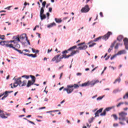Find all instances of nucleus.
<instances>
[{
  "label": "nucleus",
  "mask_w": 128,
  "mask_h": 128,
  "mask_svg": "<svg viewBox=\"0 0 128 128\" xmlns=\"http://www.w3.org/2000/svg\"><path fill=\"white\" fill-rule=\"evenodd\" d=\"M55 21L56 22H57L58 24H60V22H62V20L60 19H58L56 18H55Z\"/></svg>",
  "instance_id": "cd10ccee"
},
{
  "label": "nucleus",
  "mask_w": 128,
  "mask_h": 128,
  "mask_svg": "<svg viewBox=\"0 0 128 128\" xmlns=\"http://www.w3.org/2000/svg\"><path fill=\"white\" fill-rule=\"evenodd\" d=\"M19 38H20V42L22 44V46L26 48V42H24L26 40L29 46H30V40L28 39V37L26 36V34H22L20 36H19Z\"/></svg>",
  "instance_id": "f257e3e1"
},
{
  "label": "nucleus",
  "mask_w": 128,
  "mask_h": 128,
  "mask_svg": "<svg viewBox=\"0 0 128 128\" xmlns=\"http://www.w3.org/2000/svg\"><path fill=\"white\" fill-rule=\"evenodd\" d=\"M4 35H2V36H0V40H4Z\"/></svg>",
  "instance_id": "a19ab883"
},
{
  "label": "nucleus",
  "mask_w": 128,
  "mask_h": 128,
  "mask_svg": "<svg viewBox=\"0 0 128 128\" xmlns=\"http://www.w3.org/2000/svg\"><path fill=\"white\" fill-rule=\"evenodd\" d=\"M62 56H64V58H70V56H72V55H71V54H69V55H68V56H66V55H62Z\"/></svg>",
  "instance_id": "c9c22d12"
},
{
  "label": "nucleus",
  "mask_w": 128,
  "mask_h": 128,
  "mask_svg": "<svg viewBox=\"0 0 128 128\" xmlns=\"http://www.w3.org/2000/svg\"><path fill=\"white\" fill-rule=\"evenodd\" d=\"M76 54V51H73L72 53H71V56H74V54Z\"/></svg>",
  "instance_id": "79ce46f5"
},
{
  "label": "nucleus",
  "mask_w": 128,
  "mask_h": 128,
  "mask_svg": "<svg viewBox=\"0 0 128 128\" xmlns=\"http://www.w3.org/2000/svg\"><path fill=\"white\" fill-rule=\"evenodd\" d=\"M14 44L13 45V46H14L15 48H17V50H18V48H20V44L18 43H14Z\"/></svg>",
  "instance_id": "412c9836"
},
{
  "label": "nucleus",
  "mask_w": 128,
  "mask_h": 128,
  "mask_svg": "<svg viewBox=\"0 0 128 128\" xmlns=\"http://www.w3.org/2000/svg\"><path fill=\"white\" fill-rule=\"evenodd\" d=\"M32 84H34V83H32V81L28 80L26 86L27 88H30V86H32Z\"/></svg>",
  "instance_id": "5701e85b"
},
{
  "label": "nucleus",
  "mask_w": 128,
  "mask_h": 128,
  "mask_svg": "<svg viewBox=\"0 0 128 128\" xmlns=\"http://www.w3.org/2000/svg\"><path fill=\"white\" fill-rule=\"evenodd\" d=\"M6 46L10 48H14L15 50H16V52H18L19 54H24V52L20 50H18V48L14 47V44H10V45H6Z\"/></svg>",
  "instance_id": "0eeeda50"
},
{
  "label": "nucleus",
  "mask_w": 128,
  "mask_h": 128,
  "mask_svg": "<svg viewBox=\"0 0 128 128\" xmlns=\"http://www.w3.org/2000/svg\"><path fill=\"white\" fill-rule=\"evenodd\" d=\"M86 126H87L88 128H90V126H92V125H90V124H88V123H86Z\"/></svg>",
  "instance_id": "e2e57ef3"
},
{
  "label": "nucleus",
  "mask_w": 128,
  "mask_h": 128,
  "mask_svg": "<svg viewBox=\"0 0 128 128\" xmlns=\"http://www.w3.org/2000/svg\"><path fill=\"white\" fill-rule=\"evenodd\" d=\"M0 118H8V117L4 116V111L2 110H0Z\"/></svg>",
  "instance_id": "f3484780"
},
{
  "label": "nucleus",
  "mask_w": 128,
  "mask_h": 128,
  "mask_svg": "<svg viewBox=\"0 0 128 128\" xmlns=\"http://www.w3.org/2000/svg\"><path fill=\"white\" fill-rule=\"evenodd\" d=\"M48 10H49L50 12H52V8H49Z\"/></svg>",
  "instance_id": "3c124183"
},
{
  "label": "nucleus",
  "mask_w": 128,
  "mask_h": 128,
  "mask_svg": "<svg viewBox=\"0 0 128 128\" xmlns=\"http://www.w3.org/2000/svg\"><path fill=\"white\" fill-rule=\"evenodd\" d=\"M60 55H56L55 57L52 58V62H55L56 60V64H58V62H60V60H62L64 58V56L60 57Z\"/></svg>",
  "instance_id": "423d86ee"
},
{
  "label": "nucleus",
  "mask_w": 128,
  "mask_h": 128,
  "mask_svg": "<svg viewBox=\"0 0 128 128\" xmlns=\"http://www.w3.org/2000/svg\"><path fill=\"white\" fill-rule=\"evenodd\" d=\"M74 48H76V46H74L70 48L68 50L70 52V50H74Z\"/></svg>",
  "instance_id": "c756f323"
},
{
  "label": "nucleus",
  "mask_w": 128,
  "mask_h": 128,
  "mask_svg": "<svg viewBox=\"0 0 128 128\" xmlns=\"http://www.w3.org/2000/svg\"><path fill=\"white\" fill-rule=\"evenodd\" d=\"M10 42H14V44H16L18 42H20V35H18V36H15L14 37V40L10 41Z\"/></svg>",
  "instance_id": "1a4fd4ad"
},
{
  "label": "nucleus",
  "mask_w": 128,
  "mask_h": 128,
  "mask_svg": "<svg viewBox=\"0 0 128 128\" xmlns=\"http://www.w3.org/2000/svg\"><path fill=\"white\" fill-rule=\"evenodd\" d=\"M124 46H125V48L128 50V38H125L124 39Z\"/></svg>",
  "instance_id": "f8f14e48"
},
{
  "label": "nucleus",
  "mask_w": 128,
  "mask_h": 128,
  "mask_svg": "<svg viewBox=\"0 0 128 128\" xmlns=\"http://www.w3.org/2000/svg\"><path fill=\"white\" fill-rule=\"evenodd\" d=\"M52 49H51V50L48 49V53L50 54V52H52Z\"/></svg>",
  "instance_id": "603ef678"
},
{
  "label": "nucleus",
  "mask_w": 128,
  "mask_h": 128,
  "mask_svg": "<svg viewBox=\"0 0 128 128\" xmlns=\"http://www.w3.org/2000/svg\"><path fill=\"white\" fill-rule=\"evenodd\" d=\"M118 126V124H114V126Z\"/></svg>",
  "instance_id": "bf43d9fd"
},
{
  "label": "nucleus",
  "mask_w": 128,
  "mask_h": 128,
  "mask_svg": "<svg viewBox=\"0 0 128 128\" xmlns=\"http://www.w3.org/2000/svg\"><path fill=\"white\" fill-rule=\"evenodd\" d=\"M44 108H46V106L40 108H38V110H44Z\"/></svg>",
  "instance_id": "8fccbe9b"
},
{
  "label": "nucleus",
  "mask_w": 128,
  "mask_h": 128,
  "mask_svg": "<svg viewBox=\"0 0 128 128\" xmlns=\"http://www.w3.org/2000/svg\"><path fill=\"white\" fill-rule=\"evenodd\" d=\"M98 96V95H96V96H93L92 97V98H96Z\"/></svg>",
  "instance_id": "69168bd1"
},
{
  "label": "nucleus",
  "mask_w": 128,
  "mask_h": 128,
  "mask_svg": "<svg viewBox=\"0 0 128 128\" xmlns=\"http://www.w3.org/2000/svg\"><path fill=\"white\" fill-rule=\"evenodd\" d=\"M119 120H126V117L128 116V113L124 112H121L118 113Z\"/></svg>",
  "instance_id": "39448f33"
},
{
  "label": "nucleus",
  "mask_w": 128,
  "mask_h": 128,
  "mask_svg": "<svg viewBox=\"0 0 128 128\" xmlns=\"http://www.w3.org/2000/svg\"><path fill=\"white\" fill-rule=\"evenodd\" d=\"M104 96H99L97 98L96 100H102V98H104Z\"/></svg>",
  "instance_id": "72a5a7b5"
},
{
  "label": "nucleus",
  "mask_w": 128,
  "mask_h": 128,
  "mask_svg": "<svg viewBox=\"0 0 128 128\" xmlns=\"http://www.w3.org/2000/svg\"><path fill=\"white\" fill-rule=\"evenodd\" d=\"M46 2H44L42 3V7L43 8H46Z\"/></svg>",
  "instance_id": "58836bf2"
},
{
  "label": "nucleus",
  "mask_w": 128,
  "mask_h": 128,
  "mask_svg": "<svg viewBox=\"0 0 128 128\" xmlns=\"http://www.w3.org/2000/svg\"><path fill=\"white\" fill-rule=\"evenodd\" d=\"M68 50H66L62 52V54H68Z\"/></svg>",
  "instance_id": "de8ad7c7"
},
{
  "label": "nucleus",
  "mask_w": 128,
  "mask_h": 128,
  "mask_svg": "<svg viewBox=\"0 0 128 128\" xmlns=\"http://www.w3.org/2000/svg\"><path fill=\"white\" fill-rule=\"evenodd\" d=\"M62 74H64L63 73H61L60 74V80H62Z\"/></svg>",
  "instance_id": "5fc2aeb1"
},
{
  "label": "nucleus",
  "mask_w": 128,
  "mask_h": 128,
  "mask_svg": "<svg viewBox=\"0 0 128 128\" xmlns=\"http://www.w3.org/2000/svg\"><path fill=\"white\" fill-rule=\"evenodd\" d=\"M46 16H48V18H49L48 16H50V13L49 12H47L46 13Z\"/></svg>",
  "instance_id": "4d7b16f0"
},
{
  "label": "nucleus",
  "mask_w": 128,
  "mask_h": 128,
  "mask_svg": "<svg viewBox=\"0 0 128 128\" xmlns=\"http://www.w3.org/2000/svg\"><path fill=\"white\" fill-rule=\"evenodd\" d=\"M22 52H30V50H26V49H25V50H22Z\"/></svg>",
  "instance_id": "49530a36"
},
{
  "label": "nucleus",
  "mask_w": 128,
  "mask_h": 128,
  "mask_svg": "<svg viewBox=\"0 0 128 128\" xmlns=\"http://www.w3.org/2000/svg\"><path fill=\"white\" fill-rule=\"evenodd\" d=\"M102 110H104V108H101L96 111V112L95 113V118H96V116H100L98 114H100V112H102Z\"/></svg>",
  "instance_id": "2eb2a0df"
},
{
  "label": "nucleus",
  "mask_w": 128,
  "mask_h": 128,
  "mask_svg": "<svg viewBox=\"0 0 128 128\" xmlns=\"http://www.w3.org/2000/svg\"><path fill=\"white\" fill-rule=\"evenodd\" d=\"M120 124H122V126L124 125V122H120Z\"/></svg>",
  "instance_id": "680f3d73"
},
{
  "label": "nucleus",
  "mask_w": 128,
  "mask_h": 128,
  "mask_svg": "<svg viewBox=\"0 0 128 128\" xmlns=\"http://www.w3.org/2000/svg\"><path fill=\"white\" fill-rule=\"evenodd\" d=\"M113 117L114 118V120H118V116H116V115L113 114Z\"/></svg>",
  "instance_id": "37998d69"
},
{
  "label": "nucleus",
  "mask_w": 128,
  "mask_h": 128,
  "mask_svg": "<svg viewBox=\"0 0 128 128\" xmlns=\"http://www.w3.org/2000/svg\"><path fill=\"white\" fill-rule=\"evenodd\" d=\"M82 74L80 73V72H78V73L76 74V76H82Z\"/></svg>",
  "instance_id": "09e8293b"
},
{
  "label": "nucleus",
  "mask_w": 128,
  "mask_h": 128,
  "mask_svg": "<svg viewBox=\"0 0 128 128\" xmlns=\"http://www.w3.org/2000/svg\"><path fill=\"white\" fill-rule=\"evenodd\" d=\"M87 44H90L89 48H92L94 46H96V44L94 42H92V41H90Z\"/></svg>",
  "instance_id": "a211bd4d"
},
{
  "label": "nucleus",
  "mask_w": 128,
  "mask_h": 128,
  "mask_svg": "<svg viewBox=\"0 0 128 128\" xmlns=\"http://www.w3.org/2000/svg\"><path fill=\"white\" fill-rule=\"evenodd\" d=\"M116 82H120V78L116 79L115 82H114V84H116Z\"/></svg>",
  "instance_id": "473e14b6"
},
{
  "label": "nucleus",
  "mask_w": 128,
  "mask_h": 128,
  "mask_svg": "<svg viewBox=\"0 0 128 128\" xmlns=\"http://www.w3.org/2000/svg\"><path fill=\"white\" fill-rule=\"evenodd\" d=\"M112 33L110 32H108L107 34H106L105 35H104V36H100L96 38L94 42H98V40H102H102H108V38H110V36H112Z\"/></svg>",
  "instance_id": "20e7f679"
},
{
  "label": "nucleus",
  "mask_w": 128,
  "mask_h": 128,
  "mask_svg": "<svg viewBox=\"0 0 128 128\" xmlns=\"http://www.w3.org/2000/svg\"><path fill=\"white\" fill-rule=\"evenodd\" d=\"M94 118L92 117L91 118L88 120V122L89 124H92V122H94Z\"/></svg>",
  "instance_id": "2f4dec72"
},
{
  "label": "nucleus",
  "mask_w": 128,
  "mask_h": 128,
  "mask_svg": "<svg viewBox=\"0 0 128 128\" xmlns=\"http://www.w3.org/2000/svg\"><path fill=\"white\" fill-rule=\"evenodd\" d=\"M44 7L41 8L40 10V15L44 14Z\"/></svg>",
  "instance_id": "393cba45"
},
{
  "label": "nucleus",
  "mask_w": 128,
  "mask_h": 128,
  "mask_svg": "<svg viewBox=\"0 0 128 128\" xmlns=\"http://www.w3.org/2000/svg\"><path fill=\"white\" fill-rule=\"evenodd\" d=\"M88 84H89V82H85V83H84V84H82L81 85H80L81 86H82V87H84V86H89L88 85Z\"/></svg>",
  "instance_id": "b1692460"
},
{
  "label": "nucleus",
  "mask_w": 128,
  "mask_h": 128,
  "mask_svg": "<svg viewBox=\"0 0 128 128\" xmlns=\"http://www.w3.org/2000/svg\"><path fill=\"white\" fill-rule=\"evenodd\" d=\"M123 38H124V36H122V35H120L117 38V40H118V42H122Z\"/></svg>",
  "instance_id": "6ab92c4d"
},
{
  "label": "nucleus",
  "mask_w": 128,
  "mask_h": 128,
  "mask_svg": "<svg viewBox=\"0 0 128 128\" xmlns=\"http://www.w3.org/2000/svg\"><path fill=\"white\" fill-rule=\"evenodd\" d=\"M64 87L62 86L60 88H59V90H62V89H64Z\"/></svg>",
  "instance_id": "0e129e2a"
},
{
  "label": "nucleus",
  "mask_w": 128,
  "mask_h": 128,
  "mask_svg": "<svg viewBox=\"0 0 128 128\" xmlns=\"http://www.w3.org/2000/svg\"><path fill=\"white\" fill-rule=\"evenodd\" d=\"M112 110V107H108L106 108L104 110L106 112H110V110Z\"/></svg>",
  "instance_id": "a878e982"
},
{
  "label": "nucleus",
  "mask_w": 128,
  "mask_h": 128,
  "mask_svg": "<svg viewBox=\"0 0 128 128\" xmlns=\"http://www.w3.org/2000/svg\"><path fill=\"white\" fill-rule=\"evenodd\" d=\"M67 88H64L63 90L64 92H66L67 94H69L74 92V88H78L80 86L78 84H74V85H68Z\"/></svg>",
  "instance_id": "7ed1b4c3"
},
{
  "label": "nucleus",
  "mask_w": 128,
  "mask_h": 128,
  "mask_svg": "<svg viewBox=\"0 0 128 128\" xmlns=\"http://www.w3.org/2000/svg\"><path fill=\"white\" fill-rule=\"evenodd\" d=\"M64 65H63V66H62L59 67V68H58V70H61V68H64Z\"/></svg>",
  "instance_id": "6e6d98bb"
},
{
  "label": "nucleus",
  "mask_w": 128,
  "mask_h": 128,
  "mask_svg": "<svg viewBox=\"0 0 128 128\" xmlns=\"http://www.w3.org/2000/svg\"><path fill=\"white\" fill-rule=\"evenodd\" d=\"M80 12H90V8L88 7V5H86L84 8H82Z\"/></svg>",
  "instance_id": "6e6552de"
},
{
  "label": "nucleus",
  "mask_w": 128,
  "mask_h": 128,
  "mask_svg": "<svg viewBox=\"0 0 128 128\" xmlns=\"http://www.w3.org/2000/svg\"><path fill=\"white\" fill-rule=\"evenodd\" d=\"M56 26V23H54V22L51 23V24H48L47 27L48 28H52V26Z\"/></svg>",
  "instance_id": "4be33fe9"
},
{
  "label": "nucleus",
  "mask_w": 128,
  "mask_h": 128,
  "mask_svg": "<svg viewBox=\"0 0 128 128\" xmlns=\"http://www.w3.org/2000/svg\"><path fill=\"white\" fill-rule=\"evenodd\" d=\"M100 16H102V18L104 16L102 15V12H100Z\"/></svg>",
  "instance_id": "052dcab7"
},
{
  "label": "nucleus",
  "mask_w": 128,
  "mask_h": 128,
  "mask_svg": "<svg viewBox=\"0 0 128 128\" xmlns=\"http://www.w3.org/2000/svg\"><path fill=\"white\" fill-rule=\"evenodd\" d=\"M124 110H128V108H124Z\"/></svg>",
  "instance_id": "774afa93"
},
{
  "label": "nucleus",
  "mask_w": 128,
  "mask_h": 128,
  "mask_svg": "<svg viewBox=\"0 0 128 128\" xmlns=\"http://www.w3.org/2000/svg\"><path fill=\"white\" fill-rule=\"evenodd\" d=\"M20 78H26V80H28V78H30V76L28 75H24Z\"/></svg>",
  "instance_id": "7c9ffc66"
},
{
  "label": "nucleus",
  "mask_w": 128,
  "mask_h": 128,
  "mask_svg": "<svg viewBox=\"0 0 128 128\" xmlns=\"http://www.w3.org/2000/svg\"><path fill=\"white\" fill-rule=\"evenodd\" d=\"M14 91H6L4 93L2 94L3 96H4V98H8V94H10L11 92H13Z\"/></svg>",
  "instance_id": "4468645a"
},
{
  "label": "nucleus",
  "mask_w": 128,
  "mask_h": 128,
  "mask_svg": "<svg viewBox=\"0 0 128 128\" xmlns=\"http://www.w3.org/2000/svg\"><path fill=\"white\" fill-rule=\"evenodd\" d=\"M106 110H104L103 111V112L100 114V116H106Z\"/></svg>",
  "instance_id": "bb28decb"
},
{
  "label": "nucleus",
  "mask_w": 128,
  "mask_h": 128,
  "mask_svg": "<svg viewBox=\"0 0 128 128\" xmlns=\"http://www.w3.org/2000/svg\"><path fill=\"white\" fill-rule=\"evenodd\" d=\"M118 46H120V44L117 43V44H116V46L115 47H114V48H115L116 50H118Z\"/></svg>",
  "instance_id": "ea45409f"
},
{
  "label": "nucleus",
  "mask_w": 128,
  "mask_h": 128,
  "mask_svg": "<svg viewBox=\"0 0 128 128\" xmlns=\"http://www.w3.org/2000/svg\"><path fill=\"white\" fill-rule=\"evenodd\" d=\"M28 122H30V124H34V125H36V124H34V122H32V121H30V120H28Z\"/></svg>",
  "instance_id": "a18cd8bd"
},
{
  "label": "nucleus",
  "mask_w": 128,
  "mask_h": 128,
  "mask_svg": "<svg viewBox=\"0 0 128 128\" xmlns=\"http://www.w3.org/2000/svg\"><path fill=\"white\" fill-rule=\"evenodd\" d=\"M100 81L98 80H92L90 82H88V86H94L96 84H98V82H99Z\"/></svg>",
  "instance_id": "9b49d317"
},
{
  "label": "nucleus",
  "mask_w": 128,
  "mask_h": 128,
  "mask_svg": "<svg viewBox=\"0 0 128 128\" xmlns=\"http://www.w3.org/2000/svg\"><path fill=\"white\" fill-rule=\"evenodd\" d=\"M40 18L41 20H44L46 18V14H42V15H40Z\"/></svg>",
  "instance_id": "aec40b11"
},
{
  "label": "nucleus",
  "mask_w": 128,
  "mask_h": 128,
  "mask_svg": "<svg viewBox=\"0 0 128 128\" xmlns=\"http://www.w3.org/2000/svg\"><path fill=\"white\" fill-rule=\"evenodd\" d=\"M48 98H45L44 100V102H48Z\"/></svg>",
  "instance_id": "338daca9"
},
{
  "label": "nucleus",
  "mask_w": 128,
  "mask_h": 128,
  "mask_svg": "<svg viewBox=\"0 0 128 128\" xmlns=\"http://www.w3.org/2000/svg\"><path fill=\"white\" fill-rule=\"evenodd\" d=\"M124 104V102H120L118 104L116 105L117 108H118L119 106H122Z\"/></svg>",
  "instance_id": "e433bc0d"
},
{
  "label": "nucleus",
  "mask_w": 128,
  "mask_h": 128,
  "mask_svg": "<svg viewBox=\"0 0 128 128\" xmlns=\"http://www.w3.org/2000/svg\"><path fill=\"white\" fill-rule=\"evenodd\" d=\"M32 52H34V53L36 52V50L34 49V48H32Z\"/></svg>",
  "instance_id": "13d9d810"
},
{
  "label": "nucleus",
  "mask_w": 128,
  "mask_h": 128,
  "mask_svg": "<svg viewBox=\"0 0 128 128\" xmlns=\"http://www.w3.org/2000/svg\"><path fill=\"white\" fill-rule=\"evenodd\" d=\"M28 56H32V58H36V56H36V54H29V55H28Z\"/></svg>",
  "instance_id": "c85d7f7f"
},
{
  "label": "nucleus",
  "mask_w": 128,
  "mask_h": 128,
  "mask_svg": "<svg viewBox=\"0 0 128 128\" xmlns=\"http://www.w3.org/2000/svg\"><path fill=\"white\" fill-rule=\"evenodd\" d=\"M10 8H11V6H10L8 7H7V8H5L4 10H10Z\"/></svg>",
  "instance_id": "864d4df0"
},
{
  "label": "nucleus",
  "mask_w": 128,
  "mask_h": 128,
  "mask_svg": "<svg viewBox=\"0 0 128 128\" xmlns=\"http://www.w3.org/2000/svg\"><path fill=\"white\" fill-rule=\"evenodd\" d=\"M112 50V44L110 46V48H109L108 50V52H110Z\"/></svg>",
  "instance_id": "f704fd0d"
},
{
  "label": "nucleus",
  "mask_w": 128,
  "mask_h": 128,
  "mask_svg": "<svg viewBox=\"0 0 128 128\" xmlns=\"http://www.w3.org/2000/svg\"><path fill=\"white\" fill-rule=\"evenodd\" d=\"M30 76L32 78V80H36V77H34V76L32 75H30Z\"/></svg>",
  "instance_id": "c03bdc74"
},
{
  "label": "nucleus",
  "mask_w": 128,
  "mask_h": 128,
  "mask_svg": "<svg viewBox=\"0 0 128 128\" xmlns=\"http://www.w3.org/2000/svg\"><path fill=\"white\" fill-rule=\"evenodd\" d=\"M126 54V50H122L119 51L117 54L114 55L112 56V58H116V56L120 55V54Z\"/></svg>",
  "instance_id": "9d476101"
},
{
  "label": "nucleus",
  "mask_w": 128,
  "mask_h": 128,
  "mask_svg": "<svg viewBox=\"0 0 128 128\" xmlns=\"http://www.w3.org/2000/svg\"><path fill=\"white\" fill-rule=\"evenodd\" d=\"M22 78L20 77L18 78L15 79V82L14 84V87L16 88L18 86H24L26 85V80H24L22 82Z\"/></svg>",
  "instance_id": "f03ea898"
},
{
  "label": "nucleus",
  "mask_w": 128,
  "mask_h": 128,
  "mask_svg": "<svg viewBox=\"0 0 128 128\" xmlns=\"http://www.w3.org/2000/svg\"><path fill=\"white\" fill-rule=\"evenodd\" d=\"M88 48V46L84 45L83 46H80L78 48H77V50H86Z\"/></svg>",
  "instance_id": "dca6fc26"
},
{
  "label": "nucleus",
  "mask_w": 128,
  "mask_h": 128,
  "mask_svg": "<svg viewBox=\"0 0 128 128\" xmlns=\"http://www.w3.org/2000/svg\"><path fill=\"white\" fill-rule=\"evenodd\" d=\"M123 98H128V92H127L124 96Z\"/></svg>",
  "instance_id": "4c0bfd02"
},
{
  "label": "nucleus",
  "mask_w": 128,
  "mask_h": 128,
  "mask_svg": "<svg viewBox=\"0 0 128 128\" xmlns=\"http://www.w3.org/2000/svg\"><path fill=\"white\" fill-rule=\"evenodd\" d=\"M0 46H6V48H8L6 46V45L8 44V46H10V44H8V42L7 41H0Z\"/></svg>",
  "instance_id": "ddd939ff"
}]
</instances>
